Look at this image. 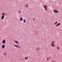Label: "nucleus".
I'll return each mask as SVG.
<instances>
[{
    "mask_svg": "<svg viewBox=\"0 0 62 62\" xmlns=\"http://www.w3.org/2000/svg\"><path fill=\"white\" fill-rule=\"evenodd\" d=\"M53 11L54 13H58L59 12L58 11L54 9L53 10Z\"/></svg>",
    "mask_w": 62,
    "mask_h": 62,
    "instance_id": "nucleus-1",
    "label": "nucleus"
},
{
    "mask_svg": "<svg viewBox=\"0 0 62 62\" xmlns=\"http://www.w3.org/2000/svg\"><path fill=\"white\" fill-rule=\"evenodd\" d=\"M14 46L15 47H17V48H20V46H19L18 45H15Z\"/></svg>",
    "mask_w": 62,
    "mask_h": 62,
    "instance_id": "nucleus-2",
    "label": "nucleus"
},
{
    "mask_svg": "<svg viewBox=\"0 0 62 62\" xmlns=\"http://www.w3.org/2000/svg\"><path fill=\"white\" fill-rule=\"evenodd\" d=\"M47 6L46 5L44 6V8H45L46 11H47V8H47Z\"/></svg>",
    "mask_w": 62,
    "mask_h": 62,
    "instance_id": "nucleus-3",
    "label": "nucleus"
},
{
    "mask_svg": "<svg viewBox=\"0 0 62 62\" xmlns=\"http://www.w3.org/2000/svg\"><path fill=\"white\" fill-rule=\"evenodd\" d=\"M60 23H58L57 25H56V27H58V26H59V25H60Z\"/></svg>",
    "mask_w": 62,
    "mask_h": 62,
    "instance_id": "nucleus-4",
    "label": "nucleus"
},
{
    "mask_svg": "<svg viewBox=\"0 0 62 62\" xmlns=\"http://www.w3.org/2000/svg\"><path fill=\"white\" fill-rule=\"evenodd\" d=\"M4 17H5V15L2 16L1 17V19L3 20L4 19Z\"/></svg>",
    "mask_w": 62,
    "mask_h": 62,
    "instance_id": "nucleus-5",
    "label": "nucleus"
},
{
    "mask_svg": "<svg viewBox=\"0 0 62 62\" xmlns=\"http://www.w3.org/2000/svg\"><path fill=\"white\" fill-rule=\"evenodd\" d=\"M2 43H6V40H3L2 41Z\"/></svg>",
    "mask_w": 62,
    "mask_h": 62,
    "instance_id": "nucleus-6",
    "label": "nucleus"
},
{
    "mask_svg": "<svg viewBox=\"0 0 62 62\" xmlns=\"http://www.w3.org/2000/svg\"><path fill=\"white\" fill-rule=\"evenodd\" d=\"M5 45H2V48H5Z\"/></svg>",
    "mask_w": 62,
    "mask_h": 62,
    "instance_id": "nucleus-7",
    "label": "nucleus"
},
{
    "mask_svg": "<svg viewBox=\"0 0 62 62\" xmlns=\"http://www.w3.org/2000/svg\"><path fill=\"white\" fill-rule=\"evenodd\" d=\"M15 42H16V43H17V44H18V43H19L16 40L15 41Z\"/></svg>",
    "mask_w": 62,
    "mask_h": 62,
    "instance_id": "nucleus-8",
    "label": "nucleus"
},
{
    "mask_svg": "<svg viewBox=\"0 0 62 62\" xmlns=\"http://www.w3.org/2000/svg\"><path fill=\"white\" fill-rule=\"evenodd\" d=\"M25 58L26 59H28V56H26L25 57Z\"/></svg>",
    "mask_w": 62,
    "mask_h": 62,
    "instance_id": "nucleus-9",
    "label": "nucleus"
},
{
    "mask_svg": "<svg viewBox=\"0 0 62 62\" xmlns=\"http://www.w3.org/2000/svg\"><path fill=\"white\" fill-rule=\"evenodd\" d=\"M20 20L21 21H22L23 20V19L22 18H20Z\"/></svg>",
    "mask_w": 62,
    "mask_h": 62,
    "instance_id": "nucleus-10",
    "label": "nucleus"
},
{
    "mask_svg": "<svg viewBox=\"0 0 62 62\" xmlns=\"http://www.w3.org/2000/svg\"><path fill=\"white\" fill-rule=\"evenodd\" d=\"M5 13H2V16L3 15H4L5 16Z\"/></svg>",
    "mask_w": 62,
    "mask_h": 62,
    "instance_id": "nucleus-11",
    "label": "nucleus"
},
{
    "mask_svg": "<svg viewBox=\"0 0 62 62\" xmlns=\"http://www.w3.org/2000/svg\"><path fill=\"white\" fill-rule=\"evenodd\" d=\"M51 45L52 46H53V47H54V45L53 43H52L51 44Z\"/></svg>",
    "mask_w": 62,
    "mask_h": 62,
    "instance_id": "nucleus-12",
    "label": "nucleus"
},
{
    "mask_svg": "<svg viewBox=\"0 0 62 62\" xmlns=\"http://www.w3.org/2000/svg\"><path fill=\"white\" fill-rule=\"evenodd\" d=\"M23 21L24 23H25V19H24L23 20Z\"/></svg>",
    "mask_w": 62,
    "mask_h": 62,
    "instance_id": "nucleus-13",
    "label": "nucleus"
},
{
    "mask_svg": "<svg viewBox=\"0 0 62 62\" xmlns=\"http://www.w3.org/2000/svg\"><path fill=\"white\" fill-rule=\"evenodd\" d=\"M57 22H56L54 24V25H56V24H57Z\"/></svg>",
    "mask_w": 62,
    "mask_h": 62,
    "instance_id": "nucleus-14",
    "label": "nucleus"
},
{
    "mask_svg": "<svg viewBox=\"0 0 62 62\" xmlns=\"http://www.w3.org/2000/svg\"><path fill=\"white\" fill-rule=\"evenodd\" d=\"M26 8H28V5H26Z\"/></svg>",
    "mask_w": 62,
    "mask_h": 62,
    "instance_id": "nucleus-15",
    "label": "nucleus"
},
{
    "mask_svg": "<svg viewBox=\"0 0 62 62\" xmlns=\"http://www.w3.org/2000/svg\"><path fill=\"white\" fill-rule=\"evenodd\" d=\"M39 47L37 49V50H39Z\"/></svg>",
    "mask_w": 62,
    "mask_h": 62,
    "instance_id": "nucleus-16",
    "label": "nucleus"
},
{
    "mask_svg": "<svg viewBox=\"0 0 62 62\" xmlns=\"http://www.w3.org/2000/svg\"><path fill=\"white\" fill-rule=\"evenodd\" d=\"M6 53H4V55H6Z\"/></svg>",
    "mask_w": 62,
    "mask_h": 62,
    "instance_id": "nucleus-17",
    "label": "nucleus"
},
{
    "mask_svg": "<svg viewBox=\"0 0 62 62\" xmlns=\"http://www.w3.org/2000/svg\"><path fill=\"white\" fill-rule=\"evenodd\" d=\"M54 41H52V43H54Z\"/></svg>",
    "mask_w": 62,
    "mask_h": 62,
    "instance_id": "nucleus-18",
    "label": "nucleus"
},
{
    "mask_svg": "<svg viewBox=\"0 0 62 62\" xmlns=\"http://www.w3.org/2000/svg\"><path fill=\"white\" fill-rule=\"evenodd\" d=\"M57 49H59V47H57Z\"/></svg>",
    "mask_w": 62,
    "mask_h": 62,
    "instance_id": "nucleus-19",
    "label": "nucleus"
},
{
    "mask_svg": "<svg viewBox=\"0 0 62 62\" xmlns=\"http://www.w3.org/2000/svg\"><path fill=\"white\" fill-rule=\"evenodd\" d=\"M47 60H49V58H47Z\"/></svg>",
    "mask_w": 62,
    "mask_h": 62,
    "instance_id": "nucleus-20",
    "label": "nucleus"
},
{
    "mask_svg": "<svg viewBox=\"0 0 62 62\" xmlns=\"http://www.w3.org/2000/svg\"><path fill=\"white\" fill-rule=\"evenodd\" d=\"M33 20H35V18H34L33 19Z\"/></svg>",
    "mask_w": 62,
    "mask_h": 62,
    "instance_id": "nucleus-21",
    "label": "nucleus"
},
{
    "mask_svg": "<svg viewBox=\"0 0 62 62\" xmlns=\"http://www.w3.org/2000/svg\"><path fill=\"white\" fill-rule=\"evenodd\" d=\"M42 23H43V21H42Z\"/></svg>",
    "mask_w": 62,
    "mask_h": 62,
    "instance_id": "nucleus-22",
    "label": "nucleus"
},
{
    "mask_svg": "<svg viewBox=\"0 0 62 62\" xmlns=\"http://www.w3.org/2000/svg\"><path fill=\"white\" fill-rule=\"evenodd\" d=\"M54 62V61H53V62Z\"/></svg>",
    "mask_w": 62,
    "mask_h": 62,
    "instance_id": "nucleus-23",
    "label": "nucleus"
}]
</instances>
